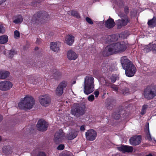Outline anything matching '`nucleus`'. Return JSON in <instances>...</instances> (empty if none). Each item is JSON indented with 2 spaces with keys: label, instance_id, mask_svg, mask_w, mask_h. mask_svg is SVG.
Instances as JSON below:
<instances>
[{
  "label": "nucleus",
  "instance_id": "nucleus-5",
  "mask_svg": "<svg viewBox=\"0 0 156 156\" xmlns=\"http://www.w3.org/2000/svg\"><path fill=\"white\" fill-rule=\"evenodd\" d=\"M144 95L145 98L151 99L156 96V86H151L145 89Z\"/></svg>",
  "mask_w": 156,
  "mask_h": 156
},
{
  "label": "nucleus",
  "instance_id": "nucleus-49",
  "mask_svg": "<svg viewBox=\"0 0 156 156\" xmlns=\"http://www.w3.org/2000/svg\"><path fill=\"white\" fill-rule=\"evenodd\" d=\"M117 117H118L117 118H115V119H118L119 118V117H120V115H118Z\"/></svg>",
  "mask_w": 156,
  "mask_h": 156
},
{
  "label": "nucleus",
  "instance_id": "nucleus-16",
  "mask_svg": "<svg viewBox=\"0 0 156 156\" xmlns=\"http://www.w3.org/2000/svg\"><path fill=\"white\" fill-rule=\"evenodd\" d=\"M120 61L123 69L129 66L130 65L132 64L126 56H124L122 57L121 58Z\"/></svg>",
  "mask_w": 156,
  "mask_h": 156
},
{
  "label": "nucleus",
  "instance_id": "nucleus-31",
  "mask_svg": "<svg viewBox=\"0 0 156 156\" xmlns=\"http://www.w3.org/2000/svg\"><path fill=\"white\" fill-rule=\"evenodd\" d=\"M117 40V39L115 38V36L114 35L109 36L108 37V41L107 43L115 41Z\"/></svg>",
  "mask_w": 156,
  "mask_h": 156
},
{
  "label": "nucleus",
  "instance_id": "nucleus-40",
  "mask_svg": "<svg viewBox=\"0 0 156 156\" xmlns=\"http://www.w3.org/2000/svg\"><path fill=\"white\" fill-rule=\"evenodd\" d=\"M64 148V146L63 144H60L57 147V149L60 150H62Z\"/></svg>",
  "mask_w": 156,
  "mask_h": 156
},
{
  "label": "nucleus",
  "instance_id": "nucleus-42",
  "mask_svg": "<svg viewBox=\"0 0 156 156\" xmlns=\"http://www.w3.org/2000/svg\"><path fill=\"white\" fill-rule=\"evenodd\" d=\"M5 31V29L2 26H0V34L1 33H4Z\"/></svg>",
  "mask_w": 156,
  "mask_h": 156
},
{
  "label": "nucleus",
  "instance_id": "nucleus-26",
  "mask_svg": "<svg viewBox=\"0 0 156 156\" xmlns=\"http://www.w3.org/2000/svg\"><path fill=\"white\" fill-rule=\"evenodd\" d=\"M8 41V36L4 35L0 36V44H3L6 43Z\"/></svg>",
  "mask_w": 156,
  "mask_h": 156
},
{
  "label": "nucleus",
  "instance_id": "nucleus-7",
  "mask_svg": "<svg viewBox=\"0 0 156 156\" xmlns=\"http://www.w3.org/2000/svg\"><path fill=\"white\" fill-rule=\"evenodd\" d=\"M40 104L43 106L47 107L50 104L51 98L48 94H44L40 95L38 98Z\"/></svg>",
  "mask_w": 156,
  "mask_h": 156
},
{
  "label": "nucleus",
  "instance_id": "nucleus-6",
  "mask_svg": "<svg viewBox=\"0 0 156 156\" xmlns=\"http://www.w3.org/2000/svg\"><path fill=\"white\" fill-rule=\"evenodd\" d=\"M48 15L45 12H39L37 15H35L32 19V22H43L48 19Z\"/></svg>",
  "mask_w": 156,
  "mask_h": 156
},
{
  "label": "nucleus",
  "instance_id": "nucleus-28",
  "mask_svg": "<svg viewBox=\"0 0 156 156\" xmlns=\"http://www.w3.org/2000/svg\"><path fill=\"white\" fill-rule=\"evenodd\" d=\"M148 24L150 27H154L156 25V18L153 17L151 20H149L148 22Z\"/></svg>",
  "mask_w": 156,
  "mask_h": 156
},
{
  "label": "nucleus",
  "instance_id": "nucleus-53",
  "mask_svg": "<svg viewBox=\"0 0 156 156\" xmlns=\"http://www.w3.org/2000/svg\"><path fill=\"white\" fill-rule=\"evenodd\" d=\"M75 82H75V81H74V82H73V83H74V84L75 83Z\"/></svg>",
  "mask_w": 156,
  "mask_h": 156
},
{
  "label": "nucleus",
  "instance_id": "nucleus-38",
  "mask_svg": "<svg viewBox=\"0 0 156 156\" xmlns=\"http://www.w3.org/2000/svg\"><path fill=\"white\" fill-rule=\"evenodd\" d=\"M86 21L89 24H92L93 23L92 20L89 18L87 17L86 18Z\"/></svg>",
  "mask_w": 156,
  "mask_h": 156
},
{
  "label": "nucleus",
  "instance_id": "nucleus-14",
  "mask_svg": "<svg viewBox=\"0 0 156 156\" xmlns=\"http://www.w3.org/2000/svg\"><path fill=\"white\" fill-rule=\"evenodd\" d=\"M117 149L119 151L122 152H132L133 150V148L132 146L126 145H121L120 147H117Z\"/></svg>",
  "mask_w": 156,
  "mask_h": 156
},
{
  "label": "nucleus",
  "instance_id": "nucleus-27",
  "mask_svg": "<svg viewBox=\"0 0 156 156\" xmlns=\"http://www.w3.org/2000/svg\"><path fill=\"white\" fill-rule=\"evenodd\" d=\"M26 80L28 82L30 83H34L35 82V78L34 76L32 75L27 76Z\"/></svg>",
  "mask_w": 156,
  "mask_h": 156
},
{
  "label": "nucleus",
  "instance_id": "nucleus-47",
  "mask_svg": "<svg viewBox=\"0 0 156 156\" xmlns=\"http://www.w3.org/2000/svg\"><path fill=\"white\" fill-rule=\"evenodd\" d=\"M128 7H126L125 8L124 10L126 13H127L128 12Z\"/></svg>",
  "mask_w": 156,
  "mask_h": 156
},
{
  "label": "nucleus",
  "instance_id": "nucleus-8",
  "mask_svg": "<svg viewBox=\"0 0 156 156\" xmlns=\"http://www.w3.org/2000/svg\"><path fill=\"white\" fill-rule=\"evenodd\" d=\"M13 86L12 83L9 81L5 80L0 82V90L3 91L8 90Z\"/></svg>",
  "mask_w": 156,
  "mask_h": 156
},
{
  "label": "nucleus",
  "instance_id": "nucleus-41",
  "mask_svg": "<svg viewBox=\"0 0 156 156\" xmlns=\"http://www.w3.org/2000/svg\"><path fill=\"white\" fill-rule=\"evenodd\" d=\"M37 156H46V155L44 153L40 152L38 153Z\"/></svg>",
  "mask_w": 156,
  "mask_h": 156
},
{
  "label": "nucleus",
  "instance_id": "nucleus-13",
  "mask_svg": "<svg viewBox=\"0 0 156 156\" xmlns=\"http://www.w3.org/2000/svg\"><path fill=\"white\" fill-rule=\"evenodd\" d=\"M84 112L83 108L79 106L74 107L72 109L71 113L75 116H77L80 115H82Z\"/></svg>",
  "mask_w": 156,
  "mask_h": 156
},
{
  "label": "nucleus",
  "instance_id": "nucleus-39",
  "mask_svg": "<svg viewBox=\"0 0 156 156\" xmlns=\"http://www.w3.org/2000/svg\"><path fill=\"white\" fill-rule=\"evenodd\" d=\"M122 93L123 94H126L129 92V90L127 88H125L122 90Z\"/></svg>",
  "mask_w": 156,
  "mask_h": 156
},
{
  "label": "nucleus",
  "instance_id": "nucleus-20",
  "mask_svg": "<svg viewBox=\"0 0 156 156\" xmlns=\"http://www.w3.org/2000/svg\"><path fill=\"white\" fill-rule=\"evenodd\" d=\"M74 41V37L71 35H68L65 38L64 42L69 45H71Z\"/></svg>",
  "mask_w": 156,
  "mask_h": 156
},
{
  "label": "nucleus",
  "instance_id": "nucleus-4",
  "mask_svg": "<svg viewBox=\"0 0 156 156\" xmlns=\"http://www.w3.org/2000/svg\"><path fill=\"white\" fill-rule=\"evenodd\" d=\"M84 92L87 95L92 93L94 90V79L91 76H86L84 79Z\"/></svg>",
  "mask_w": 156,
  "mask_h": 156
},
{
  "label": "nucleus",
  "instance_id": "nucleus-25",
  "mask_svg": "<svg viewBox=\"0 0 156 156\" xmlns=\"http://www.w3.org/2000/svg\"><path fill=\"white\" fill-rule=\"evenodd\" d=\"M4 53L7 57L11 58L16 54V52L14 50H11L9 51L6 50Z\"/></svg>",
  "mask_w": 156,
  "mask_h": 156
},
{
  "label": "nucleus",
  "instance_id": "nucleus-18",
  "mask_svg": "<svg viewBox=\"0 0 156 156\" xmlns=\"http://www.w3.org/2000/svg\"><path fill=\"white\" fill-rule=\"evenodd\" d=\"M60 44L59 42H52L50 44V48L54 51L58 52L60 50Z\"/></svg>",
  "mask_w": 156,
  "mask_h": 156
},
{
  "label": "nucleus",
  "instance_id": "nucleus-51",
  "mask_svg": "<svg viewBox=\"0 0 156 156\" xmlns=\"http://www.w3.org/2000/svg\"><path fill=\"white\" fill-rule=\"evenodd\" d=\"M2 138L0 136V141L1 140Z\"/></svg>",
  "mask_w": 156,
  "mask_h": 156
},
{
  "label": "nucleus",
  "instance_id": "nucleus-36",
  "mask_svg": "<svg viewBox=\"0 0 156 156\" xmlns=\"http://www.w3.org/2000/svg\"><path fill=\"white\" fill-rule=\"evenodd\" d=\"M88 99L90 101H92L94 99V97L93 95H90L88 98Z\"/></svg>",
  "mask_w": 156,
  "mask_h": 156
},
{
  "label": "nucleus",
  "instance_id": "nucleus-44",
  "mask_svg": "<svg viewBox=\"0 0 156 156\" xmlns=\"http://www.w3.org/2000/svg\"><path fill=\"white\" fill-rule=\"evenodd\" d=\"M80 129L82 131H84L85 129L84 126L83 125L81 126L80 127Z\"/></svg>",
  "mask_w": 156,
  "mask_h": 156
},
{
  "label": "nucleus",
  "instance_id": "nucleus-34",
  "mask_svg": "<svg viewBox=\"0 0 156 156\" xmlns=\"http://www.w3.org/2000/svg\"><path fill=\"white\" fill-rule=\"evenodd\" d=\"M14 37L15 38H18L20 37V34L18 31L16 30L14 31Z\"/></svg>",
  "mask_w": 156,
  "mask_h": 156
},
{
  "label": "nucleus",
  "instance_id": "nucleus-10",
  "mask_svg": "<svg viewBox=\"0 0 156 156\" xmlns=\"http://www.w3.org/2000/svg\"><path fill=\"white\" fill-rule=\"evenodd\" d=\"M48 124L44 120L40 119L37 122V126L38 129L40 131H44L47 129Z\"/></svg>",
  "mask_w": 156,
  "mask_h": 156
},
{
  "label": "nucleus",
  "instance_id": "nucleus-32",
  "mask_svg": "<svg viewBox=\"0 0 156 156\" xmlns=\"http://www.w3.org/2000/svg\"><path fill=\"white\" fill-rule=\"evenodd\" d=\"M70 13L71 15L77 18H80V16L78 12L76 11L72 10L70 12Z\"/></svg>",
  "mask_w": 156,
  "mask_h": 156
},
{
  "label": "nucleus",
  "instance_id": "nucleus-52",
  "mask_svg": "<svg viewBox=\"0 0 156 156\" xmlns=\"http://www.w3.org/2000/svg\"><path fill=\"white\" fill-rule=\"evenodd\" d=\"M38 48L37 47L35 48V49H38Z\"/></svg>",
  "mask_w": 156,
  "mask_h": 156
},
{
  "label": "nucleus",
  "instance_id": "nucleus-35",
  "mask_svg": "<svg viewBox=\"0 0 156 156\" xmlns=\"http://www.w3.org/2000/svg\"><path fill=\"white\" fill-rule=\"evenodd\" d=\"M147 108V105H144L143 106V107H142V108L141 112V114L143 115L145 113V112H146V109Z\"/></svg>",
  "mask_w": 156,
  "mask_h": 156
},
{
  "label": "nucleus",
  "instance_id": "nucleus-37",
  "mask_svg": "<svg viewBox=\"0 0 156 156\" xmlns=\"http://www.w3.org/2000/svg\"><path fill=\"white\" fill-rule=\"evenodd\" d=\"M117 76L115 75L112 76L111 78L112 82L114 83L117 79Z\"/></svg>",
  "mask_w": 156,
  "mask_h": 156
},
{
  "label": "nucleus",
  "instance_id": "nucleus-1",
  "mask_svg": "<svg viewBox=\"0 0 156 156\" xmlns=\"http://www.w3.org/2000/svg\"><path fill=\"white\" fill-rule=\"evenodd\" d=\"M128 47L127 43L122 42L112 43L107 46L103 51L105 56L124 52Z\"/></svg>",
  "mask_w": 156,
  "mask_h": 156
},
{
  "label": "nucleus",
  "instance_id": "nucleus-50",
  "mask_svg": "<svg viewBox=\"0 0 156 156\" xmlns=\"http://www.w3.org/2000/svg\"><path fill=\"white\" fill-rule=\"evenodd\" d=\"M146 156H152V155L151 154H149Z\"/></svg>",
  "mask_w": 156,
  "mask_h": 156
},
{
  "label": "nucleus",
  "instance_id": "nucleus-17",
  "mask_svg": "<svg viewBox=\"0 0 156 156\" xmlns=\"http://www.w3.org/2000/svg\"><path fill=\"white\" fill-rule=\"evenodd\" d=\"M144 50L146 52L152 51L153 52L156 53V44L150 43L148 45L146 46Z\"/></svg>",
  "mask_w": 156,
  "mask_h": 156
},
{
  "label": "nucleus",
  "instance_id": "nucleus-12",
  "mask_svg": "<svg viewBox=\"0 0 156 156\" xmlns=\"http://www.w3.org/2000/svg\"><path fill=\"white\" fill-rule=\"evenodd\" d=\"M85 134L87 139L90 141L94 140L97 136L96 132L93 129L89 130Z\"/></svg>",
  "mask_w": 156,
  "mask_h": 156
},
{
  "label": "nucleus",
  "instance_id": "nucleus-2",
  "mask_svg": "<svg viewBox=\"0 0 156 156\" xmlns=\"http://www.w3.org/2000/svg\"><path fill=\"white\" fill-rule=\"evenodd\" d=\"M78 135V132L74 129H71L69 131V133L65 136V133L62 129H60L55 134L54 141L56 144L61 143L63 140L66 138L69 140L75 138Z\"/></svg>",
  "mask_w": 156,
  "mask_h": 156
},
{
  "label": "nucleus",
  "instance_id": "nucleus-43",
  "mask_svg": "<svg viewBox=\"0 0 156 156\" xmlns=\"http://www.w3.org/2000/svg\"><path fill=\"white\" fill-rule=\"evenodd\" d=\"M94 94L96 97H97L99 94V92L98 90L95 91L94 92Z\"/></svg>",
  "mask_w": 156,
  "mask_h": 156
},
{
  "label": "nucleus",
  "instance_id": "nucleus-29",
  "mask_svg": "<svg viewBox=\"0 0 156 156\" xmlns=\"http://www.w3.org/2000/svg\"><path fill=\"white\" fill-rule=\"evenodd\" d=\"M63 93V89L58 86L55 90V94L56 95L60 96Z\"/></svg>",
  "mask_w": 156,
  "mask_h": 156
},
{
  "label": "nucleus",
  "instance_id": "nucleus-46",
  "mask_svg": "<svg viewBox=\"0 0 156 156\" xmlns=\"http://www.w3.org/2000/svg\"><path fill=\"white\" fill-rule=\"evenodd\" d=\"M41 42V40L40 39H38V38L37 39L36 41V43L37 44H39V43H40Z\"/></svg>",
  "mask_w": 156,
  "mask_h": 156
},
{
  "label": "nucleus",
  "instance_id": "nucleus-9",
  "mask_svg": "<svg viewBox=\"0 0 156 156\" xmlns=\"http://www.w3.org/2000/svg\"><path fill=\"white\" fill-rule=\"evenodd\" d=\"M124 69L125 70L126 76L129 77L133 76L136 72V68L133 64L130 65L129 66Z\"/></svg>",
  "mask_w": 156,
  "mask_h": 156
},
{
  "label": "nucleus",
  "instance_id": "nucleus-30",
  "mask_svg": "<svg viewBox=\"0 0 156 156\" xmlns=\"http://www.w3.org/2000/svg\"><path fill=\"white\" fill-rule=\"evenodd\" d=\"M68 83L66 81H63L59 83L58 86L64 89V88L66 87Z\"/></svg>",
  "mask_w": 156,
  "mask_h": 156
},
{
  "label": "nucleus",
  "instance_id": "nucleus-3",
  "mask_svg": "<svg viewBox=\"0 0 156 156\" xmlns=\"http://www.w3.org/2000/svg\"><path fill=\"white\" fill-rule=\"evenodd\" d=\"M35 103L34 98L31 95H26L18 104L19 107L25 110L31 109Z\"/></svg>",
  "mask_w": 156,
  "mask_h": 156
},
{
  "label": "nucleus",
  "instance_id": "nucleus-19",
  "mask_svg": "<svg viewBox=\"0 0 156 156\" xmlns=\"http://www.w3.org/2000/svg\"><path fill=\"white\" fill-rule=\"evenodd\" d=\"M141 137L140 136H134L131 138L130 140V143L133 145H137L140 143Z\"/></svg>",
  "mask_w": 156,
  "mask_h": 156
},
{
  "label": "nucleus",
  "instance_id": "nucleus-23",
  "mask_svg": "<svg viewBox=\"0 0 156 156\" xmlns=\"http://www.w3.org/2000/svg\"><path fill=\"white\" fill-rule=\"evenodd\" d=\"M9 73L7 71L0 70V79H5L9 76Z\"/></svg>",
  "mask_w": 156,
  "mask_h": 156
},
{
  "label": "nucleus",
  "instance_id": "nucleus-15",
  "mask_svg": "<svg viewBox=\"0 0 156 156\" xmlns=\"http://www.w3.org/2000/svg\"><path fill=\"white\" fill-rule=\"evenodd\" d=\"M67 58L70 60H75L78 57V55L72 50H70L67 51Z\"/></svg>",
  "mask_w": 156,
  "mask_h": 156
},
{
  "label": "nucleus",
  "instance_id": "nucleus-22",
  "mask_svg": "<svg viewBox=\"0 0 156 156\" xmlns=\"http://www.w3.org/2000/svg\"><path fill=\"white\" fill-rule=\"evenodd\" d=\"M105 25L108 28H111L115 26V22L112 19L110 18L106 22Z\"/></svg>",
  "mask_w": 156,
  "mask_h": 156
},
{
  "label": "nucleus",
  "instance_id": "nucleus-33",
  "mask_svg": "<svg viewBox=\"0 0 156 156\" xmlns=\"http://www.w3.org/2000/svg\"><path fill=\"white\" fill-rule=\"evenodd\" d=\"M106 86H110V87L113 89L115 91H117L118 90V88L117 86L115 85L114 84H111V85H109L108 84V83H106Z\"/></svg>",
  "mask_w": 156,
  "mask_h": 156
},
{
  "label": "nucleus",
  "instance_id": "nucleus-45",
  "mask_svg": "<svg viewBox=\"0 0 156 156\" xmlns=\"http://www.w3.org/2000/svg\"><path fill=\"white\" fill-rule=\"evenodd\" d=\"M6 0H0V5L4 3Z\"/></svg>",
  "mask_w": 156,
  "mask_h": 156
},
{
  "label": "nucleus",
  "instance_id": "nucleus-21",
  "mask_svg": "<svg viewBox=\"0 0 156 156\" xmlns=\"http://www.w3.org/2000/svg\"><path fill=\"white\" fill-rule=\"evenodd\" d=\"M145 132L146 135V138L149 141L153 142V141L156 142V140L154 138H152L151 137V135L150 133L149 130V123H147L145 129Z\"/></svg>",
  "mask_w": 156,
  "mask_h": 156
},
{
  "label": "nucleus",
  "instance_id": "nucleus-24",
  "mask_svg": "<svg viewBox=\"0 0 156 156\" xmlns=\"http://www.w3.org/2000/svg\"><path fill=\"white\" fill-rule=\"evenodd\" d=\"M23 18L20 15L16 16L14 18L13 22L15 24H20L22 22Z\"/></svg>",
  "mask_w": 156,
  "mask_h": 156
},
{
  "label": "nucleus",
  "instance_id": "nucleus-48",
  "mask_svg": "<svg viewBox=\"0 0 156 156\" xmlns=\"http://www.w3.org/2000/svg\"><path fill=\"white\" fill-rule=\"evenodd\" d=\"M2 119V116L0 115V122L1 121V120Z\"/></svg>",
  "mask_w": 156,
  "mask_h": 156
},
{
  "label": "nucleus",
  "instance_id": "nucleus-11",
  "mask_svg": "<svg viewBox=\"0 0 156 156\" xmlns=\"http://www.w3.org/2000/svg\"><path fill=\"white\" fill-rule=\"evenodd\" d=\"M123 18L121 20H119L116 22V24L119 27L124 26L127 24L129 22L130 20L127 16L125 15L123 16H121Z\"/></svg>",
  "mask_w": 156,
  "mask_h": 156
}]
</instances>
